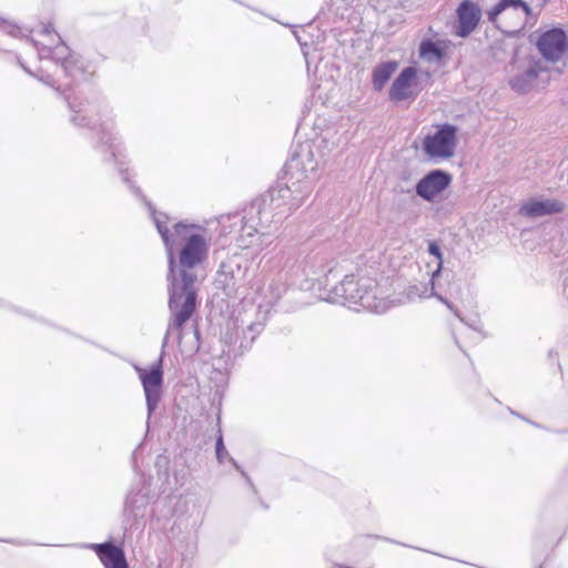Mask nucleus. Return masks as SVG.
Masks as SVG:
<instances>
[{
	"label": "nucleus",
	"instance_id": "1",
	"mask_svg": "<svg viewBox=\"0 0 568 568\" xmlns=\"http://www.w3.org/2000/svg\"><path fill=\"white\" fill-rule=\"evenodd\" d=\"M41 33L47 37L54 33L58 38L55 45L30 40L40 60H50L57 65L55 74L52 75L43 70L33 72L20 59H18L19 65L29 75L37 78L45 85L54 89L60 95H63L70 113L69 121L74 126L88 129L91 132L92 149L100 155L101 161L106 164H114L130 191L134 195H141V189L131 180L128 163L118 156L119 144L118 136L114 133V122L108 115V106L103 100L97 93L87 95L81 90L71 91L73 85L88 81L94 74V65L72 51L55 33L50 23L42 27Z\"/></svg>",
	"mask_w": 568,
	"mask_h": 568
},
{
	"label": "nucleus",
	"instance_id": "2",
	"mask_svg": "<svg viewBox=\"0 0 568 568\" xmlns=\"http://www.w3.org/2000/svg\"><path fill=\"white\" fill-rule=\"evenodd\" d=\"M136 196L145 202L163 241L168 257L166 280L171 320L164 335L165 345L173 331H178V337L181 338V328L190 321L197 307L199 275L196 270L209 257L211 236L207 230L199 224L178 222L173 225L174 235L182 242L175 253L176 243L168 226L169 215L158 212L142 193Z\"/></svg>",
	"mask_w": 568,
	"mask_h": 568
},
{
	"label": "nucleus",
	"instance_id": "3",
	"mask_svg": "<svg viewBox=\"0 0 568 568\" xmlns=\"http://www.w3.org/2000/svg\"><path fill=\"white\" fill-rule=\"evenodd\" d=\"M327 291L325 301L338 304H353L374 313H383L387 303L377 282L369 276L345 275Z\"/></svg>",
	"mask_w": 568,
	"mask_h": 568
},
{
	"label": "nucleus",
	"instance_id": "4",
	"mask_svg": "<svg viewBox=\"0 0 568 568\" xmlns=\"http://www.w3.org/2000/svg\"><path fill=\"white\" fill-rule=\"evenodd\" d=\"M280 184L271 186L267 191L251 202V212L271 216L272 224L280 223L293 211L297 210L311 194L310 182L306 184Z\"/></svg>",
	"mask_w": 568,
	"mask_h": 568
},
{
	"label": "nucleus",
	"instance_id": "5",
	"mask_svg": "<svg viewBox=\"0 0 568 568\" xmlns=\"http://www.w3.org/2000/svg\"><path fill=\"white\" fill-rule=\"evenodd\" d=\"M284 270L291 276V283L304 277L306 280H317L325 276V286L328 285L329 276L333 275L336 262L329 258V254L324 250L310 252L305 245L288 246L282 252Z\"/></svg>",
	"mask_w": 568,
	"mask_h": 568
},
{
	"label": "nucleus",
	"instance_id": "6",
	"mask_svg": "<svg viewBox=\"0 0 568 568\" xmlns=\"http://www.w3.org/2000/svg\"><path fill=\"white\" fill-rule=\"evenodd\" d=\"M324 141V139L318 136L305 141L297 140L291 158L285 164L290 180H294V184H306V181H308L311 192L318 178L317 170L321 164L320 161L323 158L318 148Z\"/></svg>",
	"mask_w": 568,
	"mask_h": 568
},
{
	"label": "nucleus",
	"instance_id": "7",
	"mask_svg": "<svg viewBox=\"0 0 568 568\" xmlns=\"http://www.w3.org/2000/svg\"><path fill=\"white\" fill-rule=\"evenodd\" d=\"M230 225L223 224L222 230H237L236 243L241 248H248L262 237L268 235L272 225L271 216L251 212V204L244 209L243 214H234L227 219Z\"/></svg>",
	"mask_w": 568,
	"mask_h": 568
},
{
	"label": "nucleus",
	"instance_id": "8",
	"mask_svg": "<svg viewBox=\"0 0 568 568\" xmlns=\"http://www.w3.org/2000/svg\"><path fill=\"white\" fill-rule=\"evenodd\" d=\"M230 225L223 224L222 230H237L236 243L241 248H248L262 237L268 235L272 225L271 216L251 212V204L244 209L243 214H234L227 219Z\"/></svg>",
	"mask_w": 568,
	"mask_h": 568
},
{
	"label": "nucleus",
	"instance_id": "9",
	"mask_svg": "<svg viewBox=\"0 0 568 568\" xmlns=\"http://www.w3.org/2000/svg\"><path fill=\"white\" fill-rule=\"evenodd\" d=\"M172 334L178 335V331H173L169 336ZM169 338L166 343H169ZM176 338H179L176 336ZM182 337L178 339L181 342ZM168 344L164 345V341L162 342V351L156 359L151 366L148 368H143L140 366H134L135 372L140 378V382L143 387L144 396H145V404H146V410H148V419L151 418L152 414L158 409L162 397H163V386H164V373H163V358L165 355L164 348Z\"/></svg>",
	"mask_w": 568,
	"mask_h": 568
},
{
	"label": "nucleus",
	"instance_id": "10",
	"mask_svg": "<svg viewBox=\"0 0 568 568\" xmlns=\"http://www.w3.org/2000/svg\"><path fill=\"white\" fill-rule=\"evenodd\" d=\"M248 261L241 254L234 253L223 260L216 272V285L226 295L237 294L247 282Z\"/></svg>",
	"mask_w": 568,
	"mask_h": 568
},
{
	"label": "nucleus",
	"instance_id": "11",
	"mask_svg": "<svg viewBox=\"0 0 568 568\" xmlns=\"http://www.w3.org/2000/svg\"><path fill=\"white\" fill-rule=\"evenodd\" d=\"M153 498L150 478L139 475L133 481L124 503V516L132 519V525H135L136 528L141 525V521L144 523Z\"/></svg>",
	"mask_w": 568,
	"mask_h": 568
},
{
	"label": "nucleus",
	"instance_id": "12",
	"mask_svg": "<svg viewBox=\"0 0 568 568\" xmlns=\"http://www.w3.org/2000/svg\"><path fill=\"white\" fill-rule=\"evenodd\" d=\"M458 129L454 124L444 123L433 134L423 140V151L429 159H449L457 145Z\"/></svg>",
	"mask_w": 568,
	"mask_h": 568
},
{
	"label": "nucleus",
	"instance_id": "13",
	"mask_svg": "<svg viewBox=\"0 0 568 568\" xmlns=\"http://www.w3.org/2000/svg\"><path fill=\"white\" fill-rule=\"evenodd\" d=\"M536 45L546 60L556 62L568 50V38L564 29L554 27L540 34Z\"/></svg>",
	"mask_w": 568,
	"mask_h": 568
},
{
	"label": "nucleus",
	"instance_id": "14",
	"mask_svg": "<svg viewBox=\"0 0 568 568\" xmlns=\"http://www.w3.org/2000/svg\"><path fill=\"white\" fill-rule=\"evenodd\" d=\"M419 92L420 89L417 87V69L409 65L402 69L393 81L388 91V98L392 102L415 100Z\"/></svg>",
	"mask_w": 568,
	"mask_h": 568
},
{
	"label": "nucleus",
	"instance_id": "15",
	"mask_svg": "<svg viewBox=\"0 0 568 568\" xmlns=\"http://www.w3.org/2000/svg\"><path fill=\"white\" fill-rule=\"evenodd\" d=\"M452 183V175L447 171L434 169L426 173L415 185L416 194L427 202H433Z\"/></svg>",
	"mask_w": 568,
	"mask_h": 568
},
{
	"label": "nucleus",
	"instance_id": "16",
	"mask_svg": "<svg viewBox=\"0 0 568 568\" xmlns=\"http://www.w3.org/2000/svg\"><path fill=\"white\" fill-rule=\"evenodd\" d=\"M84 547L95 552L104 568H130L123 547L113 540L89 544Z\"/></svg>",
	"mask_w": 568,
	"mask_h": 568
},
{
	"label": "nucleus",
	"instance_id": "17",
	"mask_svg": "<svg viewBox=\"0 0 568 568\" xmlns=\"http://www.w3.org/2000/svg\"><path fill=\"white\" fill-rule=\"evenodd\" d=\"M457 24L455 34L459 38H467L479 24L481 10L471 0H463L456 10Z\"/></svg>",
	"mask_w": 568,
	"mask_h": 568
},
{
	"label": "nucleus",
	"instance_id": "18",
	"mask_svg": "<svg viewBox=\"0 0 568 568\" xmlns=\"http://www.w3.org/2000/svg\"><path fill=\"white\" fill-rule=\"evenodd\" d=\"M565 211L564 202L557 199L531 197L521 203L519 214L528 219H537Z\"/></svg>",
	"mask_w": 568,
	"mask_h": 568
},
{
	"label": "nucleus",
	"instance_id": "19",
	"mask_svg": "<svg viewBox=\"0 0 568 568\" xmlns=\"http://www.w3.org/2000/svg\"><path fill=\"white\" fill-rule=\"evenodd\" d=\"M398 68V62L388 60L378 63L372 71V85L374 91L381 92Z\"/></svg>",
	"mask_w": 568,
	"mask_h": 568
},
{
	"label": "nucleus",
	"instance_id": "20",
	"mask_svg": "<svg viewBox=\"0 0 568 568\" xmlns=\"http://www.w3.org/2000/svg\"><path fill=\"white\" fill-rule=\"evenodd\" d=\"M538 78V70L529 67L524 72L516 74L509 81L510 88L517 93H527Z\"/></svg>",
	"mask_w": 568,
	"mask_h": 568
},
{
	"label": "nucleus",
	"instance_id": "21",
	"mask_svg": "<svg viewBox=\"0 0 568 568\" xmlns=\"http://www.w3.org/2000/svg\"><path fill=\"white\" fill-rule=\"evenodd\" d=\"M434 281L435 280H433V276H432L428 283H418L415 285H410L407 291V296L409 298H415V297L425 298V297L435 296L440 302H443L449 310L453 311V304L450 302H448L445 297H443L442 295H439L435 292Z\"/></svg>",
	"mask_w": 568,
	"mask_h": 568
},
{
	"label": "nucleus",
	"instance_id": "22",
	"mask_svg": "<svg viewBox=\"0 0 568 568\" xmlns=\"http://www.w3.org/2000/svg\"><path fill=\"white\" fill-rule=\"evenodd\" d=\"M419 57L428 61H439L444 58V49L430 39L423 40L418 48Z\"/></svg>",
	"mask_w": 568,
	"mask_h": 568
},
{
	"label": "nucleus",
	"instance_id": "23",
	"mask_svg": "<svg viewBox=\"0 0 568 568\" xmlns=\"http://www.w3.org/2000/svg\"><path fill=\"white\" fill-rule=\"evenodd\" d=\"M284 264V261H282ZM290 285H293L291 283V276L286 273V270L284 267L282 268V272L278 275L277 281H273L268 285V290L272 294V298L275 301L280 300L282 295L287 291V287Z\"/></svg>",
	"mask_w": 568,
	"mask_h": 568
},
{
	"label": "nucleus",
	"instance_id": "24",
	"mask_svg": "<svg viewBox=\"0 0 568 568\" xmlns=\"http://www.w3.org/2000/svg\"><path fill=\"white\" fill-rule=\"evenodd\" d=\"M262 331V323H252L251 325H248L247 329L244 331V341L241 342L240 348L244 351L248 349L252 346L256 336L260 335Z\"/></svg>",
	"mask_w": 568,
	"mask_h": 568
},
{
	"label": "nucleus",
	"instance_id": "25",
	"mask_svg": "<svg viewBox=\"0 0 568 568\" xmlns=\"http://www.w3.org/2000/svg\"><path fill=\"white\" fill-rule=\"evenodd\" d=\"M427 252L433 255L434 257H436L437 260V267L433 271V280H436L442 271L444 270V266H443V252H442V248H440V245L438 244V242L436 241H429L428 242V245H427Z\"/></svg>",
	"mask_w": 568,
	"mask_h": 568
},
{
	"label": "nucleus",
	"instance_id": "26",
	"mask_svg": "<svg viewBox=\"0 0 568 568\" xmlns=\"http://www.w3.org/2000/svg\"><path fill=\"white\" fill-rule=\"evenodd\" d=\"M351 7V2L345 0H329L328 11L333 13L334 17L344 19Z\"/></svg>",
	"mask_w": 568,
	"mask_h": 568
},
{
	"label": "nucleus",
	"instance_id": "27",
	"mask_svg": "<svg viewBox=\"0 0 568 568\" xmlns=\"http://www.w3.org/2000/svg\"><path fill=\"white\" fill-rule=\"evenodd\" d=\"M294 34L302 48V51H303V54H304V58H305V62H306V69H307V73L310 74L312 72V62H313V59L316 58V59H320L318 54H315L314 53H310L308 51H306V47H307V43L306 42H302L301 38L297 36V32L294 31Z\"/></svg>",
	"mask_w": 568,
	"mask_h": 568
},
{
	"label": "nucleus",
	"instance_id": "28",
	"mask_svg": "<svg viewBox=\"0 0 568 568\" xmlns=\"http://www.w3.org/2000/svg\"><path fill=\"white\" fill-rule=\"evenodd\" d=\"M0 30L9 36H12V37H18L21 33V30L17 24L9 22L7 20H3L1 18H0Z\"/></svg>",
	"mask_w": 568,
	"mask_h": 568
},
{
	"label": "nucleus",
	"instance_id": "29",
	"mask_svg": "<svg viewBox=\"0 0 568 568\" xmlns=\"http://www.w3.org/2000/svg\"><path fill=\"white\" fill-rule=\"evenodd\" d=\"M506 2L499 0L488 12L487 17L490 22H495L497 18L507 9Z\"/></svg>",
	"mask_w": 568,
	"mask_h": 568
},
{
	"label": "nucleus",
	"instance_id": "30",
	"mask_svg": "<svg viewBox=\"0 0 568 568\" xmlns=\"http://www.w3.org/2000/svg\"><path fill=\"white\" fill-rule=\"evenodd\" d=\"M506 2V8L521 9L524 12L529 16L531 13V9L528 3L523 0H504Z\"/></svg>",
	"mask_w": 568,
	"mask_h": 568
},
{
	"label": "nucleus",
	"instance_id": "31",
	"mask_svg": "<svg viewBox=\"0 0 568 568\" xmlns=\"http://www.w3.org/2000/svg\"><path fill=\"white\" fill-rule=\"evenodd\" d=\"M215 454H216V459L220 462V463H223V459L224 457L227 455V452L225 449V446H224V442H223V437L222 436H219L216 438V443H215Z\"/></svg>",
	"mask_w": 568,
	"mask_h": 568
},
{
	"label": "nucleus",
	"instance_id": "32",
	"mask_svg": "<svg viewBox=\"0 0 568 568\" xmlns=\"http://www.w3.org/2000/svg\"><path fill=\"white\" fill-rule=\"evenodd\" d=\"M231 462L233 463L235 468L241 471V475L246 479V481L248 483V485L253 489V491L256 493V489H255L251 478L247 476V474L243 469H241V467L236 464V462L233 458H231Z\"/></svg>",
	"mask_w": 568,
	"mask_h": 568
},
{
	"label": "nucleus",
	"instance_id": "33",
	"mask_svg": "<svg viewBox=\"0 0 568 568\" xmlns=\"http://www.w3.org/2000/svg\"><path fill=\"white\" fill-rule=\"evenodd\" d=\"M168 464H169L168 457H165V456H158L156 462H155V466L158 468L166 467Z\"/></svg>",
	"mask_w": 568,
	"mask_h": 568
},
{
	"label": "nucleus",
	"instance_id": "34",
	"mask_svg": "<svg viewBox=\"0 0 568 568\" xmlns=\"http://www.w3.org/2000/svg\"><path fill=\"white\" fill-rule=\"evenodd\" d=\"M507 409H508V412H509L513 416H516V417H518V418H521V416H523V415H521L520 413H518V412L514 410V409H513V408H510V407H507Z\"/></svg>",
	"mask_w": 568,
	"mask_h": 568
},
{
	"label": "nucleus",
	"instance_id": "35",
	"mask_svg": "<svg viewBox=\"0 0 568 568\" xmlns=\"http://www.w3.org/2000/svg\"><path fill=\"white\" fill-rule=\"evenodd\" d=\"M529 424L534 427H537V428H542V426L534 420H529Z\"/></svg>",
	"mask_w": 568,
	"mask_h": 568
},
{
	"label": "nucleus",
	"instance_id": "36",
	"mask_svg": "<svg viewBox=\"0 0 568 568\" xmlns=\"http://www.w3.org/2000/svg\"><path fill=\"white\" fill-rule=\"evenodd\" d=\"M520 419H521V420H524V422H526V423H528V424H529V420H530L529 418H527V417H526V416H524V415L521 416V418H520Z\"/></svg>",
	"mask_w": 568,
	"mask_h": 568
},
{
	"label": "nucleus",
	"instance_id": "37",
	"mask_svg": "<svg viewBox=\"0 0 568 568\" xmlns=\"http://www.w3.org/2000/svg\"><path fill=\"white\" fill-rule=\"evenodd\" d=\"M194 334H195L196 339L199 341L200 339V332H199V329H195Z\"/></svg>",
	"mask_w": 568,
	"mask_h": 568
},
{
	"label": "nucleus",
	"instance_id": "38",
	"mask_svg": "<svg viewBox=\"0 0 568 568\" xmlns=\"http://www.w3.org/2000/svg\"><path fill=\"white\" fill-rule=\"evenodd\" d=\"M6 542H9V544H16L13 540H4Z\"/></svg>",
	"mask_w": 568,
	"mask_h": 568
},
{
	"label": "nucleus",
	"instance_id": "39",
	"mask_svg": "<svg viewBox=\"0 0 568 568\" xmlns=\"http://www.w3.org/2000/svg\"><path fill=\"white\" fill-rule=\"evenodd\" d=\"M539 568H545V566H544V565H541Z\"/></svg>",
	"mask_w": 568,
	"mask_h": 568
}]
</instances>
